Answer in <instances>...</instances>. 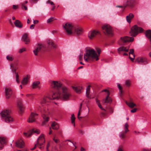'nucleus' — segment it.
<instances>
[{"label":"nucleus","instance_id":"obj_1","mask_svg":"<svg viewBox=\"0 0 151 151\" xmlns=\"http://www.w3.org/2000/svg\"><path fill=\"white\" fill-rule=\"evenodd\" d=\"M52 89V94L51 96L45 97L41 101L42 106L48 105L47 103L52 99H60L64 101H68L70 99L71 94L68 88L63 86L60 82L53 81L51 83Z\"/></svg>","mask_w":151,"mask_h":151},{"label":"nucleus","instance_id":"obj_2","mask_svg":"<svg viewBox=\"0 0 151 151\" xmlns=\"http://www.w3.org/2000/svg\"><path fill=\"white\" fill-rule=\"evenodd\" d=\"M84 59L86 62L92 61L99 60V58L96 51L90 47L86 49L85 53L84 54Z\"/></svg>","mask_w":151,"mask_h":151},{"label":"nucleus","instance_id":"obj_3","mask_svg":"<svg viewBox=\"0 0 151 151\" xmlns=\"http://www.w3.org/2000/svg\"><path fill=\"white\" fill-rule=\"evenodd\" d=\"M11 111L6 109L3 111L1 114L5 122L7 123H11L13 122L14 119L10 114Z\"/></svg>","mask_w":151,"mask_h":151},{"label":"nucleus","instance_id":"obj_4","mask_svg":"<svg viewBox=\"0 0 151 151\" xmlns=\"http://www.w3.org/2000/svg\"><path fill=\"white\" fill-rule=\"evenodd\" d=\"M10 69L13 73L16 75V80L18 83H19L20 81L19 79V75L18 73L16 72L18 68V63L17 62L11 63L9 64Z\"/></svg>","mask_w":151,"mask_h":151},{"label":"nucleus","instance_id":"obj_5","mask_svg":"<svg viewBox=\"0 0 151 151\" xmlns=\"http://www.w3.org/2000/svg\"><path fill=\"white\" fill-rule=\"evenodd\" d=\"M64 30L68 35H70L73 34V29L75 27L73 24L67 22L63 24V25Z\"/></svg>","mask_w":151,"mask_h":151},{"label":"nucleus","instance_id":"obj_6","mask_svg":"<svg viewBox=\"0 0 151 151\" xmlns=\"http://www.w3.org/2000/svg\"><path fill=\"white\" fill-rule=\"evenodd\" d=\"M103 32L105 35L108 36L113 35V30L111 26L109 24H105L102 27Z\"/></svg>","mask_w":151,"mask_h":151},{"label":"nucleus","instance_id":"obj_7","mask_svg":"<svg viewBox=\"0 0 151 151\" xmlns=\"http://www.w3.org/2000/svg\"><path fill=\"white\" fill-rule=\"evenodd\" d=\"M143 31V29L142 28L135 25L132 28L130 33L132 36L135 37L138 34L139 32H141Z\"/></svg>","mask_w":151,"mask_h":151},{"label":"nucleus","instance_id":"obj_8","mask_svg":"<svg viewBox=\"0 0 151 151\" xmlns=\"http://www.w3.org/2000/svg\"><path fill=\"white\" fill-rule=\"evenodd\" d=\"M134 40V38L132 37L125 36L121 38L119 44L120 45L123 46L125 45L127 42H132Z\"/></svg>","mask_w":151,"mask_h":151},{"label":"nucleus","instance_id":"obj_9","mask_svg":"<svg viewBox=\"0 0 151 151\" xmlns=\"http://www.w3.org/2000/svg\"><path fill=\"white\" fill-rule=\"evenodd\" d=\"M41 112L42 114V116L44 119V121L42 122V125H44L48 121L49 118L47 115L49 114V112L48 111V109L47 108L42 109Z\"/></svg>","mask_w":151,"mask_h":151},{"label":"nucleus","instance_id":"obj_10","mask_svg":"<svg viewBox=\"0 0 151 151\" xmlns=\"http://www.w3.org/2000/svg\"><path fill=\"white\" fill-rule=\"evenodd\" d=\"M136 2L135 0H127L124 4V11L125 8L127 7L132 9L135 6Z\"/></svg>","mask_w":151,"mask_h":151},{"label":"nucleus","instance_id":"obj_11","mask_svg":"<svg viewBox=\"0 0 151 151\" xmlns=\"http://www.w3.org/2000/svg\"><path fill=\"white\" fill-rule=\"evenodd\" d=\"M45 50V48L44 45L38 44L33 51L35 55L37 56L38 55V53L42 52L44 51Z\"/></svg>","mask_w":151,"mask_h":151},{"label":"nucleus","instance_id":"obj_12","mask_svg":"<svg viewBox=\"0 0 151 151\" xmlns=\"http://www.w3.org/2000/svg\"><path fill=\"white\" fill-rule=\"evenodd\" d=\"M45 142L44 137L43 134L40 135L37 139V144L39 148L42 149H43V146L42 145Z\"/></svg>","mask_w":151,"mask_h":151},{"label":"nucleus","instance_id":"obj_13","mask_svg":"<svg viewBox=\"0 0 151 151\" xmlns=\"http://www.w3.org/2000/svg\"><path fill=\"white\" fill-rule=\"evenodd\" d=\"M129 125L127 123H126L124 125V131L122 132L120 134V137L123 139H124L126 137V134L129 131L128 129Z\"/></svg>","mask_w":151,"mask_h":151},{"label":"nucleus","instance_id":"obj_14","mask_svg":"<svg viewBox=\"0 0 151 151\" xmlns=\"http://www.w3.org/2000/svg\"><path fill=\"white\" fill-rule=\"evenodd\" d=\"M135 62L141 64L145 65L148 63L147 59L145 57H139L136 59Z\"/></svg>","mask_w":151,"mask_h":151},{"label":"nucleus","instance_id":"obj_15","mask_svg":"<svg viewBox=\"0 0 151 151\" xmlns=\"http://www.w3.org/2000/svg\"><path fill=\"white\" fill-rule=\"evenodd\" d=\"M102 92H107V96H106V99L103 100L104 103H111L112 101V100L109 96L110 92L107 89H105L103 90Z\"/></svg>","mask_w":151,"mask_h":151},{"label":"nucleus","instance_id":"obj_16","mask_svg":"<svg viewBox=\"0 0 151 151\" xmlns=\"http://www.w3.org/2000/svg\"><path fill=\"white\" fill-rule=\"evenodd\" d=\"M38 115L37 114H35L32 112L27 120L29 123H32L35 121L36 116Z\"/></svg>","mask_w":151,"mask_h":151},{"label":"nucleus","instance_id":"obj_17","mask_svg":"<svg viewBox=\"0 0 151 151\" xmlns=\"http://www.w3.org/2000/svg\"><path fill=\"white\" fill-rule=\"evenodd\" d=\"M99 34L98 31L93 30L90 31L88 33V36L90 39H92L96 36Z\"/></svg>","mask_w":151,"mask_h":151},{"label":"nucleus","instance_id":"obj_18","mask_svg":"<svg viewBox=\"0 0 151 151\" xmlns=\"http://www.w3.org/2000/svg\"><path fill=\"white\" fill-rule=\"evenodd\" d=\"M33 133H35L37 134H39L40 133V131L39 130L36 129H33L28 133L24 132V134L26 136L29 137L32 135Z\"/></svg>","mask_w":151,"mask_h":151},{"label":"nucleus","instance_id":"obj_19","mask_svg":"<svg viewBox=\"0 0 151 151\" xmlns=\"http://www.w3.org/2000/svg\"><path fill=\"white\" fill-rule=\"evenodd\" d=\"M73 33H75L78 35H79L82 33L83 30L81 28L75 27L73 29Z\"/></svg>","mask_w":151,"mask_h":151},{"label":"nucleus","instance_id":"obj_20","mask_svg":"<svg viewBox=\"0 0 151 151\" xmlns=\"http://www.w3.org/2000/svg\"><path fill=\"white\" fill-rule=\"evenodd\" d=\"M17 106L19 109V113L21 114L24 111V107L21 100H19L17 103Z\"/></svg>","mask_w":151,"mask_h":151},{"label":"nucleus","instance_id":"obj_21","mask_svg":"<svg viewBox=\"0 0 151 151\" xmlns=\"http://www.w3.org/2000/svg\"><path fill=\"white\" fill-rule=\"evenodd\" d=\"M12 91L10 88H6L5 90V96L6 98L8 99L11 96Z\"/></svg>","mask_w":151,"mask_h":151},{"label":"nucleus","instance_id":"obj_22","mask_svg":"<svg viewBox=\"0 0 151 151\" xmlns=\"http://www.w3.org/2000/svg\"><path fill=\"white\" fill-rule=\"evenodd\" d=\"M96 104H97L98 105V106L101 109L103 110L104 111V112H101V114L103 116H105L106 115V113L105 112L106 111L105 109H104L103 108V107L101 106L100 103L99 101V100H98V99L97 98L96 99Z\"/></svg>","mask_w":151,"mask_h":151},{"label":"nucleus","instance_id":"obj_23","mask_svg":"<svg viewBox=\"0 0 151 151\" xmlns=\"http://www.w3.org/2000/svg\"><path fill=\"white\" fill-rule=\"evenodd\" d=\"M16 146L19 148H23L24 146V143L23 140L20 139L18 140L16 142Z\"/></svg>","mask_w":151,"mask_h":151},{"label":"nucleus","instance_id":"obj_24","mask_svg":"<svg viewBox=\"0 0 151 151\" xmlns=\"http://www.w3.org/2000/svg\"><path fill=\"white\" fill-rule=\"evenodd\" d=\"M6 139L5 138L3 137H0V150H2L4 147V145L6 143Z\"/></svg>","mask_w":151,"mask_h":151},{"label":"nucleus","instance_id":"obj_25","mask_svg":"<svg viewBox=\"0 0 151 151\" xmlns=\"http://www.w3.org/2000/svg\"><path fill=\"white\" fill-rule=\"evenodd\" d=\"M22 40L26 44H28L29 42L27 34H24L22 37Z\"/></svg>","mask_w":151,"mask_h":151},{"label":"nucleus","instance_id":"obj_26","mask_svg":"<svg viewBox=\"0 0 151 151\" xmlns=\"http://www.w3.org/2000/svg\"><path fill=\"white\" fill-rule=\"evenodd\" d=\"M134 15L133 14L130 13L126 17V19L127 22L129 23L131 22V19L134 18Z\"/></svg>","mask_w":151,"mask_h":151},{"label":"nucleus","instance_id":"obj_27","mask_svg":"<svg viewBox=\"0 0 151 151\" xmlns=\"http://www.w3.org/2000/svg\"><path fill=\"white\" fill-rule=\"evenodd\" d=\"M145 35L150 41L151 48V30L150 29H148L146 31Z\"/></svg>","mask_w":151,"mask_h":151},{"label":"nucleus","instance_id":"obj_28","mask_svg":"<svg viewBox=\"0 0 151 151\" xmlns=\"http://www.w3.org/2000/svg\"><path fill=\"white\" fill-rule=\"evenodd\" d=\"M129 48L128 47H125L124 46H122L118 49V51L119 53L120 54L122 51L128 52L129 50Z\"/></svg>","mask_w":151,"mask_h":151},{"label":"nucleus","instance_id":"obj_29","mask_svg":"<svg viewBox=\"0 0 151 151\" xmlns=\"http://www.w3.org/2000/svg\"><path fill=\"white\" fill-rule=\"evenodd\" d=\"M30 77L29 76L27 75L26 76L23 78L22 81H21V83L24 85L27 84L28 82V79Z\"/></svg>","mask_w":151,"mask_h":151},{"label":"nucleus","instance_id":"obj_30","mask_svg":"<svg viewBox=\"0 0 151 151\" xmlns=\"http://www.w3.org/2000/svg\"><path fill=\"white\" fill-rule=\"evenodd\" d=\"M72 88L76 93H80L81 92L82 87L81 86H72Z\"/></svg>","mask_w":151,"mask_h":151},{"label":"nucleus","instance_id":"obj_31","mask_svg":"<svg viewBox=\"0 0 151 151\" xmlns=\"http://www.w3.org/2000/svg\"><path fill=\"white\" fill-rule=\"evenodd\" d=\"M14 24L16 27L19 28H22L23 27L22 24L20 21L18 20H16Z\"/></svg>","mask_w":151,"mask_h":151},{"label":"nucleus","instance_id":"obj_32","mask_svg":"<svg viewBox=\"0 0 151 151\" xmlns=\"http://www.w3.org/2000/svg\"><path fill=\"white\" fill-rule=\"evenodd\" d=\"M40 84V82L39 81H36L34 82L32 84V88L33 89L35 88H40V87L39 85Z\"/></svg>","mask_w":151,"mask_h":151},{"label":"nucleus","instance_id":"obj_33","mask_svg":"<svg viewBox=\"0 0 151 151\" xmlns=\"http://www.w3.org/2000/svg\"><path fill=\"white\" fill-rule=\"evenodd\" d=\"M51 127L53 129L55 130L58 129L59 127L58 124L55 122L52 123Z\"/></svg>","mask_w":151,"mask_h":151},{"label":"nucleus","instance_id":"obj_34","mask_svg":"<svg viewBox=\"0 0 151 151\" xmlns=\"http://www.w3.org/2000/svg\"><path fill=\"white\" fill-rule=\"evenodd\" d=\"M131 54H132L133 55L134 58H132L130 56H129V58L131 59L132 61H133L135 57V55L134 54V50L133 49H131L130 50L129 52V54L130 55Z\"/></svg>","mask_w":151,"mask_h":151},{"label":"nucleus","instance_id":"obj_35","mask_svg":"<svg viewBox=\"0 0 151 151\" xmlns=\"http://www.w3.org/2000/svg\"><path fill=\"white\" fill-rule=\"evenodd\" d=\"M47 42L49 45L52 46L54 48H55L56 47V45L55 44L54 42L52 40H48L47 41Z\"/></svg>","mask_w":151,"mask_h":151},{"label":"nucleus","instance_id":"obj_36","mask_svg":"<svg viewBox=\"0 0 151 151\" xmlns=\"http://www.w3.org/2000/svg\"><path fill=\"white\" fill-rule=\"evenodd\" d=\"M28 3L27 1H26L24 2L20 3V5L21 6V8L22 9H24L25 10H27V8L25 5V4Z\"/></svg>","mask_w":151,"mask_h":151},{"label":"nucleus","instance_id":"obj_37","mask_svg":"<svg viewBox=\"0 0 151 151\" xmlns=\"http://www.w3.org/2000/svg\"><path fill=\"white\" fill-rule=\"evenodd\" d=\"M126 103L127 105L129 107L133 108L134 107L136 106V104L134 103L133 102L130 101L129 102H128L127 101L126 102Z\"/></svg>","mask_w":151,"mask_h":151},{"label":"nucleus","instance_id":"obj_38","mask_svg":"<svg viewBox=\"0 0 151 151\" xmlns=\"http://www.w3.org/2000/svg\"><path fill=\"white\" fill-rule=\"evenodd\" d=\"M90 86L89 85L86 88V97L88 98H90V97L89 96V94L90 92Z\"/></svg>","mask_w":151,"mask_h":151},{"label":"nucleus","instance_id":"obj_39","mask_svg":"<svg viewBox=\"0 0 151 151\" xmlns=\"http://www.w3.org/2000/svg\"><path fill=\"white\" fill-rule=\"evenodd\" d=\"M6 59L9 61H12L14 59L13 56L12 55H8L6 56Z\"/></svg>","mask_w":151,"mask_h":151},{"label":"nucleus","instance_id":"obj_40","mask_svg":"<svg viewBox=\"0 0 151 151\" xmlns=\"http://www.w3.org/2000/svg\"><path fill=\"white\" fill-rule=\"evenodd\" d=\"M82 103H81V104H80V107L79 108V109L78 112V118L79 120H80V119L81 118V117H80L79 116L80 115V112L81 111V110L82 108Z\"/></svg>","mask_w":151,"mask_h":151},{"label":"nucleus","instance_id":"obj_41","mask_svg":"<svg viewBox=\"0 0 151 151\" xmlns=\"http://www.w3.org/2000/svg\"><path fill=\"white\" fill-rule=\"evenodd\" d=\"M71 123L72 124H74V125H75V117L74 115L72 114L71 115Z\"/></svg>","mask_w":151,"mask_h":151},{"label":"nucleus","instance_id":"obj_42","mask_svg":"<svg viewBox=\"0 0 151 151\" xmlns=\"http://www.w3.org/2000/svg\"><path fill=\"white\" fill-rule=\"evenodd\" d=\"M54 20V18L53 17H51L47 20V22L48 23H49L52 22Z\"/></svg>","mask_w":151,"mask_h":151},{"label":"nucleus","instance_id":"obj_43","mask_svg":"<svg viewBox=\"0 0 151 151\" xmlns=\"http://www.w3.org/2000/svg\"><path fill=\"white\" fill-rule=\"evenodd\" d=\"M96 50L98 53V54H97V55H98L99 58L100 55V54L101 53V49L99 48H96Z\"/></svg>","mask_w":151,"mask_h":151},{"label":"nucleus","instance_id":"obj_44","mask_svg":"<svg viewBox=\"0 0 151 151\" xmlns=\"http://www.w3.org/2000/svg\"><path fill=\"white\" fill-rule=\"evenodd\" d=\"M131 82L129 80H127L125 82V85L128 87H129L130 86Z\"/></svg>","mask_w":151,"mask_h":151},{"label":"nucleus","instance_id":"obj_45","mask_svg":"<svg viewBox=\"0 0 151 151\" xmlns=\"http://www.w3.org/2000/svg\"><path fill=\"white\" fill-rule=\"evenodd\" d=\"M117 151H123V148L122 146H120L118 148Z\"/></svg>","mask_w":151,"mask_h":151},{"label":"nucleus","instance_id":"obj_46","mask_svg":"<svg viewBox=\"0 0 151 151\" xmlns=\"http://www.w3.org/2000/svg\"><path fill=\"white\" fill-rule=\"evenodd\" d=\"M118 88L119 89L120 92V93L122 94V87L121 86L120 84H118Z\"/></svg>","mask_w":151,"mask_h":151},{"label":"nucleus","instance_id":"obj_47","mask_svg":"<svg viewBox=\"0 0 151 151\" xmlns=\"http://www.w3.org/2000/svg\"><path fill=\"white\" fill-rule=\"evenodd\" d=\"M47 4H50L51 5H54V4L53 2L51 1L50 0H48L46 2Z\"/></svg>","mask_w":151,"mask_h":151},{"label":"nucleus","instance_id":"obj_48","mask_svg":"<svg viewBox=\"0 0 151 151\" xmlns=\"http://www.w3.org/2000/svg\"><path fill=\"white\" fill-rule=\"evenodd\" d=\"M83 55V53H81L79 56V59L80 60H82Z\"/></svg>","mask_w":151,"mask_h":151},{"label":"nucleus","instance_id":"obj_49","mask_svg":"<svg viewBox=\"0 0 151 151\" xmlns=\"http://www.w3.org/2000/svg\"><path fill=\"white\" fill-rule=\"evenodd\" d=\"M54 141L56 143H58L59 142V139H56L55 137H54L53 139Z\"/></svg>","mask_w":151,"mask_h":151},{"label":"nucleus","instance_id":"obj_50","mask_svg":"<svg viewBox=\"0 0 151 151\" xmlns=\"http://www.w3.org/2000/svg\"><path fill=\"white\" fill-rule=\"evenodd\" d=\"M25 50H26V49H25V48H23L22 49H21L19 50V53H22V52H23V51H25Z\"/></svg>","mask_w":151,"mask_h":151},{"label":"nucleus","instance_id":"obj_51","mask_svg":"<svg viewBox=\"0 0 151 151\" xmlns=\"http://www.w3.org/2000/svg\"><path fill=\"white\" fill-rule=\"evenodd\" d=\"M137 109V108H134L131 111V112L132 113H134L136 111Z\"/></svg>","mask_w":151,"mask_h":151},{"label":"nucleus","instance_id":"obj_52","mask_svg":"<svg viewBox=\"0 0 151 151\" xmlns=\"http://www.w3.org/2000/svg\"><path fill=\"white\" fill-rule=\"evenodd\" d=\"M26 96L30 98H31L32 97V95L31 94H27L26 95Z\"/></svg>","mask_w":151,"mask_h":151},{"label":"nucleus","instance_id":"obj_53","mask_svg":"<svg viewBox=\"0 0 151 151\" xmlns=\"http://www.w3.org/2000/svg\"><path fill=\"white\" fill-rule=\"evenodd\" d=\"M18 8V6L14 5L13 6V8L14 9H16Z\"/></svg>","mask_w":151,"mask_h":151},{"label":"nucleus","instance_id":"obj_54","mask_svg":"<svg viewBox=\"0 0 151 151\" xmlns=\"http://www.w3.org/2000/svg\"><path fill=\"white\" fill-rule=\"evenodd\" d=\"M141 151H151V149H143Z\"/></svg>","mask_w":151,"mask_h":151},{"label":"nucleus","instance_id":"obj_55","mask_svg":"<svg viewBox=\"0 0 151 151\" xmlns=\"http://www.w3.org/2000/svg\"><path fill=\"white\" fill-rule=\"evenodd\" d=\"M50 146V143H48L46 147V149H47V151H49L48 150V148Z\"/></svg>","mask_w":151,"mask_h":151},{"label":"nucleus","instance_id":"obj_56","mask_svg":"<svg viewBox=\"0 0 151 151\" xmlns=\"http://www.w3.org/2000/svg\"><path fill=\"white\" fill-rule=\"evenodd\" d=\"M38 0H31V1L33 3H36Z\"/></svg>","mask_w":151,"mask_h":151},{"label":"nucleus","instance_id":"obj_57","mask_svg":"<svg viewBox=\"0 0 151 151\" xmlns=\"http://www.w3.org/2000/svg\"><path fill=\"white\" fill-rule=\"evenodd\" d=\"M68 141H69V142H71L72 143H73V145H74V146L75 147V149H74L73 150V151H74V150L75 149H76V148L77 147L75 146V145L70 140H68Z\"/></svg>","mask_w":151,"mask_h":151},{"label":"nucleus","instance_id":"obj_58","mask_svg":"<svg viewBox=\"0 0 151 151\" xmlns=\"http://www.w3.org/2000/svg\"><path fill=\"white\" fill-rule=\"evenodd\" d=\"M117 7H120V8H122L123 9V10H122V12H123L124 11H123V10L124 9V6H117Z\"/></svg>","mask_w":151,"mask_h":151},{"label":"nucleus","instance_id":"obj_59","mask_svg":"<svg viewBox=\"0 0 151 151\" xmlns=\"http://www.w3.org/2000/svg\"><path fill=\"white\" fill-rule=\"evenodd\" d=\"M34 26H35L34 25V24H32L30 26V28L31 29H33L34 28Z\"/></svg>","mask_w":151,"mask_h":151},{"label":"nucleus","instance_id":"obj_60","mask_svg":"<svg viewBox=\"0 0 151 151\" xmlns=\"http://www.w3.org/2000/svg\"><path fill=\"white\" fill-rule=\"evenodd\" d=\"M38 22V21L37 20H35L34 21V23L36 24Z\"/></svg>","mask_w":151,"mask_h":151},{"label":"nucleus","instance_id":"obj_61","mask_svg":"<svg viewBox=\"0 0 151 151\" xmlns=\"http://www.w3.org/2000/svg\"><path fill=\"white\" fill-rule=\"evenodd\" d=\"M36 146H37V144L35 145V146L34 147L32 148V149H31V150H34L36 148Z\"/></svg>","mask_w":151,"mask_h":151},{"label":"nucleus","instance_id":"obj_62","mask_svg":"<svg viewBox=\"0 0 151 151\" xmlns=\"http://www.w3.org/2000/svg\"><path fill=\"white\" fill-rule=\"evenodd\" d=\"M36 146H37V144L35 145V146L34 147L32 148V149H31V150H34L36 148Z\"/></svg>","mask_w":151,"mask_h":151},{"label":"nucleus","instance_id":"obj_63","mask_svg":"<svg viewBox=\"0 0 151 151\" xmlns=\"http://www.w3.org/2000/svg\"><path fill=\"white\" fill-rule=\"evenodd\" d=\"M52 131L51 130V128H50V131L49 132V134H52Z\"/></svg>","mask_w":151,"mask_h":151},{"label":"nucleus","instance_id":"obj_64","mask_svg":"<svg viewBox=\"0 0 151 151\" xmlns=\"http://www.w3.org/2000/svg\"><path fill=\"white\" fill-rule=\"evenodd\" d=\"M55 6H52V8L51 10H52V11H53V10L55 9Z\"/></svg>","mask_w":151,"mask_h":151}]
</instances>
